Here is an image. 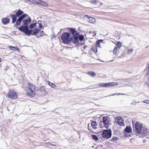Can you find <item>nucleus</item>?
<instances>
[{
    "label": "nucleus",
    "mask_w": 149,
    "mask_h": 149,
    "mask_svg": "<svg viewBox=\"0 0 149 149\" xmlns=\"http://www.w3.org/2000/svg\"><path fill=\"white\" fill-rule=\"evenodd\" d=\"M119 139L115 136H113L112 137V142H114L113 141H118Z\"/></svg>",
    "instance_id": "2f4dec72"
},
{
    "label": "nucleus",
    "mask_w": 149,
    "mask_h": 149,
    "mask_svg": "<svg viewBox=\"0 0 149 149\" xmlns=\"http://www.w3.org/2000/svg\"><path fill=\"white\" fill-rule=\"evenodd\" d=\"M84 49H85V46H84Z\"/></svg>",
    "instance_id": "5fc2aeb1"
},
{
    "label": "nucleus",
    "mask_w": 149,
    "mask_h": 149,
    "mask_svg": "<svg viewBox=\"0 0 149 149\" xmlns=\"http://www.w3.org/2000/svg\"><path fill=\"white\" fill-rule=\"evenodd\" d=\"M88 74L92 77H94L96 75L95 74L94 72H88Z\"/></svg>",
    "instance_id": "c756f323"
},
{
    "label": "nucleus",
    "mask_w": 149,
    "mask_h": 149,
    "mask_svg": "<svg viewBox=\"0 0 149 149\" xmlns=\"http://www.w3.org/2000/svg\"><path fill=\"white\" fill-rule=\"evenodd\" d=\"M41 88H42H42H43V89H44L43 88V87H41Z\"/></svg>",
    "instance_id": "603ef678"
},
{
    "label": "nucleus",
    "mask_w": 149,
    "mask_h": 149,
    "mask_svg": "<svg viewBox=\"0 0 149 149\" xmlns=\"http://www.w3.org/2000/svg\"><path fill=\"white\" fill-rule=\"evenodd\" d=\"M122 45V43L120 41H118L117 42L116 45L118 48H120Z\"/></svg>",
    "instance_id": "7c9ffc66"
},
{
    "label": "nucleus",
    "mask_w": 149,
    "mask_h": 149,
    "mask_svg": "<svg viewBox=\"0 0 149 149\" xmlns=\"http://www.w3.org/2000/svg\"><path fill=\"white\" fill-rule=\"evenodd\" d=\"M98 40L100 42V43L102 42L103 41V40Z\"/></svg>",
    "instance_id": "a18cd8bd"
},
{
    "label": "nucleus",
    "mask_w": 149,
    "mask_h": 149,
    "mask_svg": "<svg viewBox=\"0 0 149 149\" xmlns=\"http://www.w3.org/2000/svg\"><path fill=\"white\" fill-rule=\"evenodd\" d=\"M24 12L20 9L18 10L16 13L15 15L17 17H19L20 15H22Z\"/></svg>",
    "instance_id": "a211bd4d"
},
{
    "label": "nucleus",
    "mask_w": 149,
    "mask_h": 149,
    "mask_svg": "<svg viewBox=\"0 0 149 149\" xmlns=\"http://www.w3.org/2000/svg\"><path fill=\"white\" fill-rule=\"evenodd\" d=\"M118 85V83L117 82H112V86H114Z\"/></svg>",
    "instance_id": "79ce46f5"
},
{
    "label": "nucleus",
    "mask_w": 149,
    "mask_h": 149,
    "mask_svg": "<svg viewBox=\"0 0 149 149\" xmlns=\"http://www.w3.org/2000/svg\"><path fill=\"white\" fill-rule=\"evenodd\" d=\"M70 29L72 34L73 35V37L79 36L78 33L75 29L72 28Z\"/></svg>",
    "instance_id": "dca6fc26"
},
{
    "label": "nucleus",
    "mask_w": 149,
    "mask_h": 149,
    "mask_svg": "<svg viewBox=\"0 0 149 149\" xmlns=\"http://www.w3.org/2000/svg\"><path fill=\"white\" fill-rule=\"evenodd\" d=\"M133 51V49H131L128 51L127 53L128 54H131V52H132Z\"/></svg>",
    "instance_id": "4c0bfd02"
},
{
    "label": "nucleus",
    "mask_w": 149,
    "mask_h": 149,
    "mask_svg": "<svg viewBox=\"0 0 149 149\" xmlns=\"http://www.w3.org/2000/svg\"><path fill=\"white\" fill-rule=\"evenodd\" d=\"M84 37L83 36L81 35L79 37V39L81 41H82L84 40Z\"/></svg>",
    "instance_id": "c9c22d12"
},
{
    "label": "nucleus",
    "mask_w": 149,
    "mask_h": 149,
    "mask_svg": "<svg viewBox=\"0 0 149 149\" xmlns=\"http://www.w3.org/2000/svg\"><path fill=\"white\" fill-rule=\"evenodd\" d=\"M103 122L106 128L108 129L110 127L111 122L108 117L104 116L103 117Z\"/></svg>",
    "instance_id": "6e6552de"
},
{
    "label": "nucleus",
    "mask_w": 149,
    "mask_h": 149,
    "mask_svg": "<svg viewBox=\"0 0 149 149\" xmlns=\"http://www.w3.org/2000/svg\"><path fill=\"white\" fill-rule=\"evenodd\" d=\"M92 49L95 53H96L97 52V46H94L93 47Z\"/></svg>",
    "instance_id": "473e14b6"
},
{
    "label": "nucleus",
    "mask_w": 149,
    "mask_h": 149,
    "mask_svg": "<svg viewBox=\"0 0 149 149\" xmlns=\"http://www.w3.org/2000/svg\"><path fill=\"white\" fill-rule=\"evenodd\" d=\"M96 22L95 19L94 18L90 17L88 22L89 23L93 24Z\"/></svg>",
    "instance_id": "4be33fe9"
},
{
    "label": "nucleus",
    "mask_w": 149,
    "mask_h": 149,
    "mask_svg": "<svg viewBox=\"0 0 149 149\" xmlns=\"http://www.w3.org/2000/svg\"><path fill=\"white\" fill-rule=\"evenodd\" d=\"M146 67L147 68L144 70V72L148 70H149V63H148L147 64V65H146Z\"/></svg>",
    "instance_id": "e433bc0d"
},
{
    "label": "nucleus",
    "mask_w": 149,
    "mask_h": 149,
    "mask_svg": "<svg viewBox=\"0 0 149 149\" xmlns=\"http://www.w3.org/2000/svg\"><path fill=\"white\" fill-rule=\"evenodd\" d=\"M124 133H127L129 134L132 132V128L130 125H127L124 129Z\"/></svg>",
    "instance_id": "ddd939ff"
},
{
    "label": "nucleus",
    "mask_w": 149,
    "mask_h": 149,
    "mask_svg": "<svg viewBox=\"0 0 149 149\" xmlns=\"http://www.w3.org/2000/svg\"><path fill=\"white\" fill-rule=\"evenodd\" d=\"M123 118L121 116H117L115 120V122L120 126H125V124Z\"/></svg>",
    "instance_id": "9d476101"
},
{
    "label": "nucleus",
    "mask_w": 149,
    "mask_h": 149,
    "mask_svg": "<svg viewBox=\"0 0 149 149\" xmlns=\"http://www.w3.org/2000/svg\"><path fill=\"white\" fill-rule=\"evenodd\" d=\"M91 126L93 127V129H95L97 128V125L96 122L95 121H93L91 123Z\"/></svg>",
    "instance_id": "aec40b11"
},
{
    "label": "nucleus",
    "mask_w": 149,
    "mask_h": 149,
    "mask_svg": "<svg viewBox=\"0 0 149 149\" xmlns=\"http://www.w3.org/2000/svg\"><path fill=\"white\" fill-rule=\"evenodd\" d=\"M143 102L149 104V100H146L143 101Z\"/></svg>",
    "instance_id": "ea45409f"
},
{
    "label": "nucleus",
    "mask_w": 149,
    "mask_h": 149,
    "mask_svg": "<svg viewBox=\"0 0 149 149\" xmlns=\"http://www.w3.org/2000/svg\"><path fill=\"white\" fill-rule=\"evenodd\" d=\"M35 27L38 28L39 29H41L43 28V26L42 25L40 21H38V22L31 24L29 25V28L30 30H31Z\"/></svg>",
    "instance_id": "423d86ee"
},
{
    "label": "nucleus",
    "mask_w": 149,
    "mask_h": 149,
    "mask_svg": "<svg viewBox=\"0 0 149 149\" xmlns=\"http://www.w3.org/2000/svg\"><path fill=\"white\" fill-rule=\"evenodd\" d=\"M22 20V25L18 29L19 31L24 33L26 31L28 30L29 28L28 24L31 22V19L28 15L26 14H23L18 18L16 22L17 25H20Z\"/></svg>",
    "instance_id": "f257e3e1"
},
{
    "label": "nucleus",
    "mask_w": 149,
    "mask_h": 149,
    "mask_svg": "<svg viewBox=\"0 0 149 149\" xmlns=\"http://www.w3.org/2000/svg\"><path fill=\"white\" fill-rule=\"evenodd\" d=\"M114 9V8H112V9Z\"/></svg>",
    "instance_id": "6e6d98bb"
},
{
    "label": "nucleus",
    "mask_w": 149,
    "mask_h": 149,
    "mask_svg": "<svg viewBox=\"0 0 149 149\" xmlns=\"http://www.w3.org/2000/svg\"><path fill=\"white\" fill-rule=\"evenodd\" d=\"M127 133H124V132L123 134L124 135V136L125 137H127L128 136V134Z\"/></svg>",
    "instance_id": "a19ab883"
},
{
    "label": "nucleus",
    "mask_w": 149,
    "mask_h": 149,
    "mask_svg": "<svg viewBox=\"0 0 149 149\" xmlns=\"http://www.w3.org/2000/svg\"><path fill=\"white\" fill-rule=\"evenodd\" d=\"M1 61H2L1 59V58H0V63L1 62Z\"/></svg>",
    "instance_id": "8fccbe9b"
},
{
    "label": "nucleus",
    "mask_w": 149,
    "mask_h": 149,
    "mask_svg": "<svg viewBox=\"0 0 149 149\" xmlns=\"http://www.w3.org/2000/svg\"><path fill=\"white\" fill-rule=\"evenodd\" d=\"M7 110H8V111H9V110L8 109V108H7Z\"/></svg>",
    "instance_id": "864d4df0"
},
{
    "label": "nucleus",
    "mask_w": 149,
    "mask_h": 149,
    "mask_svg": "<svg viewBox=\"0 0 149 149\" xmlns=\"http://www.w3.org/2000/svg\"><path fill=\"white\" fill-rule=\"evenodd\" d=\"M70 34L68 33H64L62 35L61 40L65 44L69 43L70 42Z\"/></svg>",
    "instance_id": "7ed1b4c3"
},
{
    "label": "nucleus",
    "mask_w": 149,
    "mask_h": 149,
    "mask_svg": "<svg viewBox=\"0 0 149 149\" xmlns=\"http://www.w3.org/2000/svg\"><path fill=\"white\" fill-rule=\"evenodd\" d=\"M141 138L145 137L147 139L149 138V130L146 128L143 127V130L141 131V133L138 136Z\"/></svg>",
    "instance_id": "39448f33"
},
{
    "label": "nucleus",
    "mask_w": 149,
    "mask_h": 149,
    "mask_svg": "<svg viewBox=\"0 0 149 149\" xmlns=\"http://www.w3.org/2000/svg\"><path fill=\"white\" fill-rule=\"evenodd\" d=\"M39 29L36 28L30 30L29 28L28 30H27L24 33L29 36L31 34L35 35L37 37V36L40 33V30Z\"/></svg>",
    "instance_id": "20e7f679"
},
{
    "label": "nucleus",
    "mask_w": 149,
    "mask_h": 149,
    "mask_svg": "<svg viewBox=\"0 0 149 149\" xmlns=\"http://www.w3.org/2000/svg\"><path fill=\"white\" fill-rule=\"evenodd\" d=\"M143 143H145L146 142V141L145 139H144L143 140Z\"/></svg>",
    "instance_id": "49530a36"
},
{
    "label": "nucleus",
    "mask_w": 149,
    "mask_h": 149,
    "mask_svg": "<svg viewBox=\"0 0 149 149\" xmlns=\"http://www.w3.org/2000/svg\"><path fill=\"white\" fill-rule=\"evenodd\" d=\"M125 95V94L124 93H114V94H112V96L115 95Z\"/></svg>",
    "instance_id": "58836bf2"
},
{
    "label": "nucleus",
    "mask_w": 149,
    "mask_h": 149,
    "mask_svg": "<svg viewBox=\"0 0 149 149\" xmlns=\"http://www.w3.org/2000/svg\"><path fill=\"white\" fill-rule=\"evenodd\" d=\"M44 33H43V31H40V33L39 34H38V35L37 36V38H39L40 37L43 36L44 35Z\"/></svg>",
    "instance_id": "b1692460"
},
{
    "label": "nucleus",
    "mask_w": 149,
    "mask_h": 149,
    "mask_svg": "<svg viewBox=\"0 0 149 149\" xmlns=\"http://www.w3.org/2000/svg\"><path fill=\"white\" fill-rule=\"evenodd\" d=\"M92 138L94 140H95V141H97L98 139V138L97 137V136L95 135H92Z\"/></svg>",
    "instance_id": "c85d7f7f"
},
{
    "label": "nucleus",
    "mask_w": 149,
    "mask_h": 149,
    "mask_svg": "<svg viewBox=\"0 0 149 149\" xmlns=\"http://www.w3.org/2000/svg\"><path fill=\"white\" fill-rule=\"evenodd\" d=\"M133 130L136 136H138L141 133L143 128L142 125L138 122L136 121L134 124L132 123Z\"/></svg>",
    "instance_id": "f03ea898"
},
{
    "label": "nucleus",
    "mask_w": 149,
    "mask_h": 149,
    "mask_svg": "<svg viewBox=\"0 0 149 149\" xmlns=\"http://www.w3.org/2000/svg\"><path fill=\"white\" fill-rule=\"evenodd\" d=\"M147 71V72L146 73V74L147 75H148L149 74V70H148L146 71Z\"/></svg>",
    "instance_id": "c03bdc74"
},
{
    "label": "nucleus",
    "mask_w": 149,
    "mask_h": 149,
    "mask_svg": "<svg viewBox=\"0 0 149 149\" xmlns=\"http://www.w3.org/2000/svg\"><path fill=\"white\" fill-rule=\"evenodd\" d=\"M35 4L45 7H47L49 6L46 2L40 0H36Z\"/></svg>",
    "instance_id": "f8f14e48"
},
{
    "label": "nucleus",
    "mask_w": 149,
    "mask_h": 149,
    "mask_svg": "<svg viewBox=\"0 0 149 149\" xmlns=\"http://www.w3.org/2000/svg\"><path fill=\"white\" fill-rule=\"evenodd\" d=\"M128 136H129L130 137L131 136V135L130 134H128Z\"/></svg>",
    "instance_id": "3c124183"
},
{
    "label": "nucleus",
    "mask_w": 149,
    "mask_h": 149,
    "mask_svg": "<svg viewBox=\"0 0 149 149\" xmlns=\"http://www.w3.org/2000/svg\"><path fill=\"white\" fill-rule=\"evenodd\" d=\"M131 104H134V105H135L136 104V102H134L133 103H132Z\"/></svg>",
    "instance_id": "09e8293b"
},
{
    "label": "nucleus",
    "mask_w": 149,
    "mask_h": 149,
    "mask_svg": "<svg viewBox=\"0 0 149 149\" xmlns=\"http://www.w3.org/2000/svg\"><path fill=\"white\" fill-rule=\"evenodd\" d=\"M120 34V32L119 31H116L115 33V35L117 36H115L116 37L118 38V39H120V36L119 35Z\"/></svg>",
    "instance_id": "393cba45"
},
{
    "label": "nucleus",
    "mask_w": 149,
    "mask_h": 149,
    "mask_svg": "<svg viewBox=\"0 0 149 149\" xmlns=\"http://www.w3.org/2000/svg\"><path fill=\"white\" fill-rule=\"evenodd\" d=\"M2 23L4 24H6L10 22L9 19L7 18H4L2 19Z\"/></svg>",
    "instance_id": "f3484780"
},
{
    "label": "nucleus",
    "mask_w": 149,
    "mask_h": 149,
    "mask_svg": "<svg viewBox=\"0 0 149 149\" xmlns=\"http://www.w3.org/2000/svg\"><path fill=\"white\" fill-rule=\"evenodd\" d=\"M72 40L73 43L77 44L79 42V36L73 37L71 38V40Z\"/></svg>",
    "instance_id": "2eb2a0df"
},
{
    "label": "nucleus",
    "mask_w": 149,
    "mask_h": 149,
    "mask_svg": "<svg viewBox=\"0 0 149 149\" xmlns=\"http://www.w3.org/2000/svg\"><path fill=\"white\" fill-rule=\"evenodd\" d=\"M11 50L14 51H19V49L17 47H13L11 46H9L8 47Z\"/></svg>",
    "instance_id": "6ab92c4d"
},
{
    "label": "nucleus",
    "mask_w": 149,
    "mask_h": 149,
    "mask_svg": "<svg viewBox=\"0 0 149 149\" xmlns=\"http://www.w3.org/2000/svg\"><path fill=\"white\" fill-rule=\"evenodd\" d=\"M98 2V1H96L95 0H91L90 1V3L93 4H96V3Z\"/></svg>",
    "instance_id": "72a5a7b5"
},
{
    "label": "nucleus",
    "mask_w": 149,
    "mask_h": 149,
    "mask_svg": "<svg viewBox=\"0 0 149 149\" xmlns=\"http://www.w3.org/2000/svg\"><path fill=\"white\" fill-rule=\"evenodd\" d=\"M16 15H10V17L12 19V22L13 23H14L16 20Z\"/></svg>",
    "instance_id": "412c9836"
},
{
    "label": "nucleus",
    "mask_w": 149,
    "mask_h": 149,
    "mask_svg": "<svg viewBox=\"0 0 149 149\" xmlns=\"http://www.w3.org/2000/svg\"><path fill=\"white\" fill-rule=\"evenodd\" d=\"M45 143L46 144V145H50V146H55V145H54V144H51L50 143Z\"/></svg>",
    "instance_id": "37998d69"
},
{
    "label": "nucleus",
    "mask_w": 149,
    "mask_h": 149,
    "mask_svg": "<svg viewBox=\"0 0 149 149\" xmlns=\"http://www.w3.org/2000/svg\"><path fill=\"white\" fill-rule=\"evenodd\" d=\"M90 17H89L87 15H85L84 17V18L85 20H86L88 22Z\"/></svg>",
    "instance_id": "bb28decb"
},
{
    "label": "nucleus",
    "mask_w": 149,
    "mask_h": 149,
    "mask_svg": "<svg viewBox=\"0 0 149 149\" xmlns=\"http://www.w3.org/2000/svg\"><path fill=\"white\" fill-rule=\"evenodd\" d=\"M100 42L99 40L97 41L96 42V46L97 47H100Z\"/></svg>",
    "instance_id": "f704fd0d"
},
{
    "label": "nucleus",
    "mask_w": 149,
    "mask_h": 149,
    "mask_svg": "<svg viewBox=\"0 0 149 149\" xmlns=\"http://www.w3.org/2000/svg\"><path fill=\"white\" fill-rule=\"evenodd\" d=\"M108 130H105L103 131L102 136L103 137L105 138H109L111 136V130L110 127Z\"/></svg>",
    "instance_id": "1a4fd4ad"
},
{
    "label": "nucleus",
    "mask_w": 149,
    "mask_h": 149,
    "mask_svg": "<svg viewBox=\"0 0 149 149\" xmlns=\"http://www.w3.org/2000/svg\"><path fill=\"white\" fill-rule=\"evenodd\" d=\"M112 42L114 43V42L113 41H112Z\"/></svg>",
    "instance_id": "4d7b16f0"
},
{
    "label": "nucleus",
    "mask_w": 149,
    "mask_h": 149,
    "mask_svg": "<svg viewBox=\"0 0 149 149\" xmlns=\"http://www.w3.org/2000/svg\"><path fill=\"white\" fill-rule=\"evenodd\" d=\"M117 50H118V49H117V47H115L114 48V49L112 51V52H113V54H114V55H115V56H116V53L117 52ZM116 57V56H113V58L115 59Z\"/></svg>",
    "instance_id": "5701e85b"
},
{
    "label": "nucleus",
    "mask_w": 149,
    "mask_h": 149,
    "mask_svg": "<svg viewBox=\"0 0 149 149\" xmlns=\"http://www.w3.org/2000/svg\"><path fill=\"white\" fill-rule=\"evenodd\" d=\"M7 96L8 97H9L12 100L16 99L17 98L16 92L11 90L9 91Z\"/></svg>",
    "instance_id": "0eeeda50"
},
{
    "label": "nucleus",
    "mask_w": 149,
    "mask_h": 149,
    "mask_svg": "<svg viewBox=\"0 0 149 149\" xmlns=\"http://www.w3.org/2000/svg\"><path fill=\"white\" fill-rule=\"evenodd\" d=\"M28 86L29 89L26 90V92H29L30 93H31L33 91H35L37 90L36 87L33 84L30 83H29L28 84Z\"/></svg>",
    "instance_id": "9b49d317"
},
{
    "label": "nucleus",
    "mask_w": 149,
    "mask_h": 149,
    "mask_svg": "<svg viewBox=\"0 0 149 149\" xmlns=\"http://www.w3.org/2000/svg\"><path fill=\"white\" fill-rule=\"evenodd\" d=\"M123 55L122 54V55L121 56V58H122V57H124V55L125 54H124V53H123Z\"/></svg>",
    "instance_id": "de8ad7c7"
},
{
    "label": "nucleus",
    "mask_w": 149,
    "mask_h": 149,
    "mask_svg": "<svg viewBox=\"0 0 149 149\" xmlns=\"http://www.w3.org/2000/svg\"><path fill=\"white\" fill-rule=\"evenodd\" d=\"M48 84L52 88H54L55 87V85L54 84L50 82V81H48Z\"/></svg>",
    "instance_id": "cd10ccee"
},
{
    "label": "nucleus",
    "mask_w": 149,
    "mask_h": 149,
    "mask_svg": "<svg viewBox=\"0 0 149 149\" xmlns=\"http://www.w3.org/2000/svg\"><path fill=\"white\" fill-rule=\"evenodd\" d=\"M112 86V84L110 83H101L99 84L98 85L99 86L101 87H108L111 86Z\"/></svg>",
    "instance_id": "4468645a"
},
{
    "label": "nucleus",
    "mask_w": 149,
    "mask_h": 149,
    "mask_svg": "<svg viewBox=\"0 0 149 149\" xmlns=\"http://www.w3.org/2000/svg\"><path fill=\"white\" fill-rule=\"evenodd\" d=\"M120 133L117 130H115L114 131L113 135L117 136L119 135Z\"/></svg>",
    "instance_id": "a878e982"
}]
</instances>
